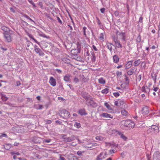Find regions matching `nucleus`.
<instances>
[{"mask_svg":"<svg viewBox=\"0 0 160 160\" xmlns=\"http://www.w3.org/2000/svg\"><path fill=\"white\" fill-rule=\"evenodd\" d=\"M119 39L126 41V38L125 33L117 31L116 32V36L113 37V40L115 42L116 47L118 48H122V46L121 44Z\"/></svg>","mask_w":160,"mask_h":160,"instance_id":"f257e3e1","label":"nucleus"},{"mask_svg":"<svg viewBox=\"0 0 160 160\" xmlns=\"http://www.w3.org/2000/svg\"><path fill=\"white\" fill-rule=\"evenodd\" d=\"M121 123L125 127H128L130 129L134 128L135 125L134 122L130 120L122 121L121 122Z\"/></svg>","mask_w":160,"mask_h":160,"instance_id":"f03ea898","label":"nucleus"},{"mask_svg":"<svg viewBox=\"0 0 160 160\" xmlns=\"http://www.w3.org/2000/svg\"><path fill=\"white\" fill-rule=\"evenodd\" d=\"M60 114L61 117L64 118H67L69 117L70 113L67 110L63 109L60 111Z\"/></svg>","mask_w":160,"mask_h":160,"instance_id":"7ed1b4c3","label":"nucleus"},{"mask_svg":"<svg viewBox=\"0 0 160 160\" xmlns=\"http://www.w3.org/2000/svg\"><path fill=\"white\" fill-rule=\"evenodd\" d=\"M3 34L5 38L8 42H10L12 41V38L10 32H4Z\"/></svg>","mask_w":160,"mask_h":160,"instance_id":"20e7f679","label":"nucleus"},{"mask_svg":"<svg viewBox=\"0 0 160 160\" xmlns=\"http://www.w3.org/2000/svg\"><path fill=\"white\" fill-rule=\"evenodd\" d=\"M89 105L92 108H96L98 104L93 100V98H91V99L88 102Z\"/></svg>","mask_w":160,"mask_h":160,"instance_id":"39448f33","label":"nucleus"},{"mask_svg":"<svg viewBox=\"0 0 160 160\" xmlns=\"http://www.w3.org/2000/svg\"><path fill=\"white\" fill-rule=\"evenodd\" d=\"M49 82L50 85L52 87H55L56 85V79L52 77H51L49 81Z\"/></svg>","mask_w":160,"mask_h":160,"instance_id":"423d86ee","label":"nucleus"},{"mask_svg":"<svg viewBox=\"0 0 160 160\" xmlns=\"http://www.w3.org/2000/svg\"><path fill=\"white\" fill-rule=\"evenodd\" d=\"M100 116L106 118H113L112 116L107 113H103L100 115Z\"/></svg>","mask_w":160,"mask_h":160,"instance_id":"0eeeda50","label":"nucleus"},{"mask_svg":"<svg viewBox=\"0 0 160 160\" xmlns=\"http://www.w3.org/2000/svg\"><path fill=\"white\" fill-rule=\"evenodd\" d=\"M141 112L144 115L148 114L149 112L148 108L146 106L142 108Z\"/></svg>","mask_w":160,"mask_h":160,"instance_id":"6e6552de","label":"nucleus"},{"mask_svg":"<svg viewBox=\"0 0 160 160\" xmlns=\"http://www.w3.org/2000/svg\"><path fill=\"white\" fill-rule=\"evenodd\" d=\"M65 136H63L62 138L64 139V141L66 142H71L74 139V136H72L71 137L66 138H65Z\"/></svg>","mask_w":160,"mask_h":160,"instance_id":"1a4fd4ad","label":"nucleus"},{"mask_svg":"<svg viewBox=\"0 0 160 160\" xmlns=\"http://www.w3.org/2000/svg\"><path fill=\"white\" fill-rule=\"evenodd\" d=\"M78 113L80 115L82 116L83 115H87V113L86 112L85 109H80L78 111Z\"/></svg>","mask_w":160,"mask_h":160,"instance_id":"9d476101","label":"nucleus"},{"mask_svg":"<svg viewBox=\"0 0 160 160\" xmlns=\"http://www.w3.org/2000/svg\"><path fill=\"white\" fill-rule=\"evenodd\" d=\"M11 154L13 155V158L14 159H16L17 158V156L20 155V153L17 152H10Z\"/></svg>","mask_w":160,"mask_h":160,"instance_id":"9b49d317","label":"nucleus"},{"mask_svg":"<svg viewBox=\"0 0 160 160\" xmlns=\"http://www.w3.org/2000/svg\"><path fill=\"white\" fill-rule=\"evenodd\" d=\"M153 160H160V154H158V155H156L154 154L153 155ZM148 160H151V159L149 157H148Z\"/></svg>","mask_w":160,"mask_h":160,"instance_id":"f8f14e48","label":"nucleus"},{"mask_svg":"<svg viewBox=\"0 0 160 160\" xmlns=\"http://www.w3.org/2000/svg\"><path fill=\"white\" fill-rule=\"evenodd\" d=\"M150 89L146 85L143 86L142 88V92H149Z\"/></svg>","mask_w":160,"mask_h":160,"instance_id":"ddd939ff","label":"nucleus"},{"mask_svg":"<svg viewBox=\"0 0 160 160\" xmlns=\"http://www.w3.org/2000/svg\"><path fill=\"white\" fill-rule=\"evenodd\" d=\"M98 83L100 84H104L106 83L105 79L102 77L98 79Z\"/></svg>","mask_w":160,"mask_h":160,"instance_id":"4468645a","label":"nucleus"},{"mask_svg":"<svg viewBox=\"0 0 160 160\" xmlns=\"http://www.w3.org/2000/svg\"><path fill=\"white\" fill-rule=\"evenodd\" d=\"M121 113L122 115L124 117H128V112L125 109H123L121 111Z\"/></svg>","mask_w":160,"mask_h":160,"instance_id":"2eb2a0df","label":"nucleus"},{"mask_svg":"<svg viewBox=\"0 0 160 160\" xmlns=\"http://www.w3.org/2000/svg\"><path fill=\"white\" fill-rule=\"evenodd\" d=\"M27 35L30 38L32 39L35 42H36L39 45H40V43L33 38V36L32 35L30 34L29 33H27Z\"/></svg>","mask_w":160,"mask_h":160,"instance_id":"dca6fc26","label":"nucleus"},{"mask_svg":"<svg viewBox=\"0 0 160 160\" xmlns=\"http://www.w3.org/2000/svg\"><path fill=\"white\" fill-rule=\"evenodd\" d=\"M132 61L128 62L126 65L125 68L126 69H128L131 68L132 65Z\"/></svg>","mask_w":160,"mask_h":160,"instance_id":"f3484780","label":"nucleus"},{"mask_svg":"<svg viewBox=\"0 0 160 160\" xmlns=\"http://www.w3.org/2000/svg\"><path fill=\"white\" fill-rule=\"evenodd\" d=\"M1 29L2 30L4 31V32H9L10 31L9 29L4 26H2L1 27Z\"/></svg>","mask_w":160,"mask_h":160,"instance_id":"a211bd4d","label":"nucleus"},{"mask_svg":"<svg viewBox=\"0 0 160 160\" xmlns=\"http://www.w3.org/2000/svg\"><path fill=\"white\" fill-rule=\"evenodd\" d=\"M104 105L105 107H106V108L109 110L113 111V109L112 108V107L107 102H105Z\"/></svg>","mask_w":160,"mask_h":160,"instance_id":"6ab92c4d","label":"nucleus"},{"mask_svg":"<svg viewBox=\"0 0 160 160\" xmlns=\"http://www.w3.org/2000/svg\"><path fill=\"white\" fill-rule=\"evenodd\" d=\"M83 98L86 100L87 103L91 99V98H92L90 95H88V96H86L85 95L83 96Z\"/></svg>","mask_w":160,"mask_h":160,"instance_id":"aec40b11","label":"nucleus"},{"mask_svg":"<svg viewBox=\"0 0 160 160\" xmlns=\"http://www.w3.org/2000/svg\"><path fill=\"white\" fill-rule=\"evenodd\" d=\"M70 75H66L64 77V80L67 82H68L69 81L70 79Z\"/></svg>","mask_w":160,"mask_h":160,"instance_id":"412c9836","label":"nucleus"},{"mask_svg":"<svg viewBox=\"0 0 160 160\" xmlns=\"http://www.w3.org/2000/svg\"><path fill=\"white\" fill-rule=\"evenodd\" d=\"M118 134L120 136L121 138L123 139L125 141H126L127 139V137H126L125 136H124L123 134L122 133L120 132H118Z\"/></svg>","mask_w":160,"mask_h":160,"instance_id":"4be33fe9","label":"nucleus"},{"mask_svg":"<svg viewBox=\"0 0 160 160\" xmlns=\"http://www.w3.org/2000/svg\"><path fill=\"white\" fill-rule=\"evenodd\" d=\"M113 62L115 63H117L119 60V58L116 55H114L113 57Z\"/></svg>","mask_w":160,"mask_h":160,"instance_id":"5701e85b","label":"nucleus"},{"mask_svg":"<svg viewBox=\"0 0 160 160\" xmlns=\"http://www.w3.org/2000/svg\"><path fill=\"white\" fill-rule=\"evenodd\" d=\"M141 62L140 59H138L135 61L133 65L135 67L138 66L140 63Z\"/></svg>","mask_w":160,"mask_h":160,"instance_id":"b1692460","label":"nucleus"},{"mask_svg":"<svg viewBox=\"0 0 160 160\" xmlns=\"http://www.w3.org/2000/svg\"><path fill=\"white\" fill-rule=\"evenodd\" d=\"M34 49L36 53L38 52L39 51H40L41 49L36 45H35L34 46Z\"/></svg>","mask_w":160,"mask_h":160,"instance_id":"393cba45","label":"nucleus"},{"mask_svg":"<svg viewBox=\"0 0 160 160\" xmlns=\"http://www.w3.org/2000/svg\"><path fill=\"white\" fill-rule=\"evenodd\" d=\"M158 127L156 125H152L151 127V130H158Z\"/></svg>","mask_w":160,"mask_h":160,"instance_id":"a878e982","label":"nucleus"},{"mask_svg":"<svg viewBox=\"0 0 160 160\" xmlns=\"http://www.w3.org/2000/svg\"><path fill=\"white\" fill-rule=\"evenodd\" d=\"M4 147L6 150H9L11 148V144H6L4 145Z\"/></svg>","mask_w":160,"mask_h":160,"instance_id":"bb28decb","label":"nucleus"},{"mask_svg":"<svg viewBox=\"0 0 160 160\" xmlns=\"http://www.w3.org/2000/svg\"><path fill=\"white\" fill-rule=\"evenodd\" d=\"M108 89L106 88H105L103 90H102L101 91V92L102 93L104 94H107V93L108 92Z\"/></svg>","mask_w":160,"mask_h":160,"instance_id":"cd10ccee","label":"nucleus"},{"mask_svg":"<svg viewBox=\"0 0 160 160\" xmlns=\"http://www.w3.org/2000/svg\"><path fill=\"white\" fill-rule=\"evenodd\" d=\"M112 44L111 43H108L107 45L108 48L110 51H111L112 49Z\"/></svg>","mask_w":160,"mask_h":160,"instance_id":"c85d7f7f","label":"nucleus"},{"mask_svg":"<svg viewBox=\"0 0 160 160\" xmlns=\"http://www.w3.org/2000/svg\"><path fill=\"white\" fill-rule=\"evenodd\" d=\"M133 69H131L128 71L127 74L129 75H131L133 74Z\"/></svg>","mask_w":160,"mask_h":160,"instance_id":"c756f323","label":"nucleus"},{"mask_svg":"<svg viewBox=\"0 0 160 160\" xmlns=\"http://www.w3.org/2000/svg\"><path fill=\"white\" fill-rule=\"evenodd\" d=\"M71 53L74 55H75L77 54L78 51L76 49H72L71 50Z\"/></svg>","mask_w":160,"mask_h":160,"instance_id":"7c9ffc66","label":"nucleus"},{"mask_svg":"<svg viewBox=\"0 0 160 160\" xmlns=\"http://www.w3.org/2000/svg\"><path fill=\"white\" fill-rule=\"evenodd\" d=\"M99 38L100 40L102 41H104V34L103 33H102L100 34Z\"/></svg>","mask_w":160,"mask_h":160,"instance_id":"2f4dec72","label":"nucleus"},{"mask_svg":"<svg viewBox=\"0 0 160 160\" xmlns=\"http://www.w3.org/2000/svg\"><path fill=\"white\" fill-rule=\"evenodd\" d=\"M96 139L98 140L102 141L103 140V138L101 136H98L96 137Z\"/></svg>","mask_w":160,"mask_h":160,"instance_id":"473e14b6","label":"nucleus"},{"mask_svg":"<svg viewBox=\"0 0 160 160\" xmlns=\"http://www.w3.org/2000/svg\"><path fill=\"white\" fill-rule=\"evenodd\" d=\"M74 126L77 128H79L81 127V124L78 122H75L74 124Z\"/></svg>","mask_w":160,"mask_h":160,"instance_id":"72a5a7b5","label":"nucleus"},{"mask_svg":"<svg viewBox=\"0 0 160 160\" xmlns=\"http://www.w3.org/2000/svg\"><path fill=\"white\" fill-rule=\"evenodd\" d=\"M141 37L140 36V35H139L137 37V38L136 39V41L137 42H141Z\"/></svg>","mask_w":160,"mask_h":160,"instance_id":"f704fd0d","label":"nucleus"},{"mask_svg":"<svg viewBox=\"0 0 160 160\" xmlns=\"http://www.w3.org/2000/svg\"><path fill=\"white\" fill-rule=\"evenodd\" d=\"M96 61V57L94 54H92V61L94 62Z\"/></svg>","mask_w":160,"mask_h":160,"instance_id":"c9c22d12","label":"nucleus"},{"mask_svg":"<svg viewBox=\"0 0 160 160\" xmlns=\"http://www.w3.org/2000/svg\"><path fill=\"white\" fill-rule=\"evenodd\" d=\"M39 54V55L40 56H43L44 55V53L40 50V51H39L37 53Z\"/></svg>","mask_w":160,"mask_h":160,"instance_id":"e433bc0d","label":"nucleus"},{"mask_svg":"<svg viewBox=\"0 0 160 160\" xmlns=\"http://www.w3.org/2000/svg\"><path fill=\"white\" fill-rule=\"evenodd\" d=\"M113 95L116 98L119 96L120 95V94L118 92H113Z\"/></svg>","mask_w":160,"mask_h":160,"instance_id":"4c0bfd02","label":"nucleus"},{"mask_svg":"<svg viewBox=\"0 0 160 160\" xmlns=\"http://www.w3.org/2000/svg\"><path fill=\"white\" fill-rule=\"evenodd\" d=\"M7 135L6 134L4 133H2L1 135H0V139L2 138L3 137L6 138Z\"/></svg>","mask_w":160,"mask_h":160,"instance_id":"58836bf2","label":"nucleus"},{"mask_svg":"<svg viewBox=\"0 0 160 160\" xmlns=\"http://www.w3.org/2000/svg\"><path fill=\"white\" fill-rule=\"evenodd\" d=\"M87 28L85 27H84L83 28V34L85 36H86V30L87 29Z\"/></svg>","mask_w":160,"mask_h":160,"instance_id":"ea45409f","label":"nucleus"},{"mask_svg":"<svg viewBox=\"0 0 160 160\" xmlns=\"http://www.w3.org/2000/svg\"><path fill=\"white\" fill-rule=\"evenodd\" d=\"M62 60L64 62H65V63H69V60L68 59L66 58H63V59H62Z\"/></svg>","mask_w":160,"mask_h":160,"instance_id":"a19ab883","label":"nucleus"},{"mask_svg":"<svg viewBox=\"0 0 160 160\" xmlns=\"http://www.w3.org/2000/svg\"><path fill=\"white\" fill-rule=\"evenodd\" d=\"M116 75L118 76H120L122 75V72L119 71H117L116 72Z\"/></svg>","mask_w":160,"mask_h":160,"instance_id":"79ce46f5","label":"nucleus"},{"mask_svg":"<svg viewBox=\"0 0 160 160\" xmlns=\"http://www.w3.org/2000/svg\"><path fill=\"white\" fill-rule=\"evenodd\" d=\"M29 2L32 4L34 7H36L35 4L34 3V2L32 0H28Z\"/></svg>","mask_w":160,"mask_h":160,"instance_id":"37998d69","label":"nucleus"},{"mask_svg":"<svg viewBox=\"0 0 160 160\" xmlns=\"http://www.w3.org/2000/svg\"><path fill=\"white\" fill-rule=\"evenodd\" d=\"M115 152V150L114 149H112L109 150V153L110 154L114 153Z\"/></svg>","mask_w":160,"mask_h":160,"instance_id":"c03bdc74","label":"nucleus"},{"mask_svg":"<svg viewBox=\"0 0 160 160\" xmlns=\"http://www.w3.org/2000/svg\"><path fill=\"white\" fill-rule=\"evenodd\" d=\"M73 80L75 83H77L79 81L78 79L77 78H75Z\"/></svg>","mask_w":160,"mask_h":160,"instance_id":"a18cd8bd","label":"nucleus"},{"mask_svg":"<svg viewBox=\"0 0 160 160\" xmlns=\"http://www.w3.org/2000/svg\"><path fill=\"white\" fill-rule=\"evenodd\" d=\"M51 141V139H48L47 140H45L43 141V142H47V143H49Z\"/></svg>","mask_w":160,"mask_h":160,"instance_id":"49530a36","label":"nucleus"},{"mask_svg":"<svg viewBox=\"0 0 160 160\" xmlns=\"http://www.w3.org/2000/svg\"><path fill=\"white\" fill-rule=\"evenodd\" d=\"M102 156L101 154H100L99 155H98L97 158V160H100L101 159H102V158L101 157Z\"/></svg>","mask_w":160,"mask_h":160,"instance_id":"de8ad7c7","label":"nucleus"},{"mask_svg":"<svg viewBox=\"0 0 160 160\" xmlns=\"http://www.w3.org/2000/svg\"><path fill=\"white\" fill-rule=\"evenodd\" d=\"M45 122L47 124H50L52 122V121L50 120H45Z\"/></svg>","mask_w":160,"mask_h":160,"instance_id":"09e8293b","label":"nucleus"},{"mask_svg":"<svg viewBox=\"0 0 160 160\" xmlns=\"http://www.w3.org/2000/svg\"><path fill=\"white\" fill-rule=\"evenodd\" d=\"M142 20L143 18L142 17H140L139 20V22L140 23H142Z\"/></svg>","mask_w":160,"mask_h":160,"instance_id":"8fccbe9b","label":"nucleus"},{"mask_svg":"<svg viewBox=\"0 0 160 160\" xmlns=\"http://www.w3.org/2000/svg\"><path fill=\"white\" fill-rule=\"evenodd\" d=\"M142 78V75H139L138 78V80L139 81H140Z\"/></svg>","mask_w":160,"mask_h":160,"instance_id":"3c124183","label":"nucleus"},{"mask_svg":"<svg viewBox=\"0 0 160 160\" xmlns=\"http://www.w3.org/2000/svg\"><path fill=\"white\" fill-rule=\"evenodd\" d=\"M100 11L102 13H103L105 11V8H102L100 10Z\"/></svg>","mask_w":160,"mask_h":160,"instance_id":"603ef678","label":"nucleus"},{"mask_svg":"<svg viewBox=\"0 0 160 160\" xmlns=\"http://www.w3.org/2000/svg\"><path fill=\"white\" fill-rule=\"evenodd\" d=\"M92 47L93 49L96 51H98V49L96 48V47L94 45H93L92 46Z\"/></svg>","mask_w":160,"mask_h":160,"instance_id":"864d4df0","label":"nucleus"},{"mask_svg":"<svg viewBox=\"0 0 160 160\" xmlns=\"http://www.w3.org/2000/svg\"><path fill=\"white\" fill-rule=\"evenodd\" d=\"M21 83L19 81H18L16 82V86H18L20 85Z\"/></svg>","mask_w":160,"mask_h":160,"instance_id":"5fc2aeb1","label":"nucleus"},{"mask_svg":"<svg viewBox=\"0 0 160 160\" xmlns=\"http://www.w3.org/2000/svg\"><path fill=\"white\" fill-rule=\"evenodd\" d=\"M2 100L4 101H6L8 99V98H7L6 97H5L4 96H2Z\"/></svg>","mask_w":160,"mask_h":160,"instance_id":"6e6d98bb","label":"nucleus"},{"mask_svg":"<svg viewBox=\"0 0 160 160\" xmlns=\"http://www.w3.org/2000/svg\"><path fill=\"white\" fill-rule=\"evenodd\" d=\"M114 14L115 16H118L119 15L118 12L117 11H115L114 12Z\"/></svg>","mask_w":160,"mask_h":160,"instance_id":"4d7b16f0","label":"nucleus"},{"mask_svg":"<svg viewBox=\"0 0 160 160\" xmlns=\"http://www.w3.org/2000/svg\"><path fill=\"white\" fill-rule=\"evenodd\" d=\"M97 23L98 25H100L101 24V22L99 18H97Z\"/></svg>","mask_w":160,"mask_h":160,"instance_id":"13d9d810","label":"nucleus"},{"mask_svg":"<svg viewBox=\"0 0 160 160\" xmlns=\"http://www.w3.org/2000/svg\"><path fill=\"white\" fill-rule=\"evenodd\" d=\"M158 89V88L157 87H154L153 88V90L155 92H157Z\"/></svg>","mask_w":160,"mask_h":160,"instance_id":"bf43d9fd","label":"nucleus"},{"mask_svg":"<svg viewBox=\"0 0 160 160\" xmlns=\"http://www.w3.org/2000/svg\"><path fill=\"white\" fill-rule=\"evenodd\" d=\"M118 101H116L114 102V104L115 106H118Z\"/></svg>","mask_w":160,"mask_h":160,"instance_id":"052dcab7","label":"nucleus"},{"mask_svg":"<svg viewBox=\"0 0 160 160\" xmlns=\"http://www.w3.org/2000/svg\"><path fill=\"white\" fill-rule=\"evenodd\" d=\"M10 11L11 12H15V11L14 10V9L13 8H10Z\"/></svg>","mask_w":160,"mask_h":160,"instance_id":"680f3d73","label":"nucleus"},{"mask_svg":"<svg viewBox=\"0 0 160 160\" xmlns=\"http://www.w3.org/2000/svg\"><path fill=\"white\" fill-rule=\"evenodd\" d=\"M77 154L79 156L81 155L82 154L81 152L80 151H78L77 152Z\"/></svg>","mask_w":160,"mask_h":160,"instance_id":"e2e57ef3","label":"nucleus"},{"mask_svg":"<svg viewBox=\"0 0 160 160\" xmlns=\"http://www.w3.org/2000/svg\"><path fill=\"white\" fill-rule=\"evenodd\" d=\"M56 122L57 123H58L59 124H61L62 123V122L59 121H58V120H57L56 121Z\"/></svg>","mask_w":160,"mask_h":160,"instance_id":"0e129e2a","label":"nucleus"},{"mask_svg":"<svg viewBox=\"0 0 160 160\" xmlns=\"http://www.w3.org/2000/svg\"><path fill=\"white\" fill-rule=\"evenodd\" d=\"M58 18V21L59 22H60V23H62V21L61 20V19H60V18L59 17H58V18Z\"/></svg>","mask_w":160,"mask_h":160,"instance_id":"69168bd1","label":"nucleus"},{"mask_svg":"<svg viewBox=\"0 0 160 160\" xmlns=\"http://www.w3.org/2000/svg\"><path fill=\"white\" fill-rule=\"evenodd\" d=\"M18 159L19 160H27L26 159L24 158H18Z\"/></svg>","mask_w":160,"mask_h":160,"instance_id":"338daca9","label":"nucleus"},{"mask_svg":"<svg viewBox=\"0 0 160 160\" xmlns=\"http://www.w3.org/2000/svg\"><path fill=\"white\" fill-rule=\"evenodd\" d=\"M59 73H61L62 72V71L61 70L59 69H57L56 70Z\"/></svg>","mask_w":160,"mask_h":160,"instance_id":"774afa93","label":"nucleus"}]
</instances>
